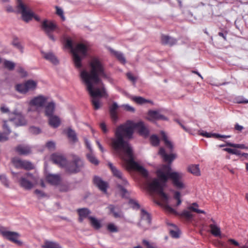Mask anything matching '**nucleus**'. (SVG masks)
<instances>
[{"mask_svg": "<svg viewBox=\"0 0 248 248\" xmlns=\"http://www.w3.org/2000/svg\"><path fill=\"white\" fill-rule=\"evenodd\" d=\"M3 65L5 68L8 69L9 70H13L15 67V63L10 61L5 60L3 61Z\"/></svg>", "mask_w": 248, "mask_h": 248, "instance_id": "41", "label": "nucleus"}, {"mask_svg": "<svg viewBox=\"0 0 248 248\" xmlns=\"http://www.w3.org/2000/svg\"><path fill=\"white\" fill-rule=\"evenodd\" d=\"M0 233L5 239L14 242L18 246H22L23 243L18 240V238L20 237V234L15 232L7 231L4 228H0Z\"/></svg>", "mask_w": 248, "mask_h": 248, "instance_id": "11", "label": "nucleus"}, {"mask_svg": "<svg viewBox=\"0 0 248 248\" xmlns=\"http://www.w3.org/2000/svg\"><path fill=\"white\" fill-rule=\"evenodd\" d=\"M108 165L110 169L111 170L113 175L117 177L120 180V183H121L122 185H124V186H126L127 185H128L127 180L124 177L123 173L120 170H118L110 162H109L108 163Z\"/></svg>", "mask_w": 248, "mask_h": 248, "instance_id": "14", "label": "nucleus"}, {"mask_svg": "<svg viewBox=\"0 0 248 248\" xmlns=\"http://www.w3.org/2000/svg\"><path fill=\"white\" fill-rule=\"evenodd\" d=\"M180 125L181 126V127L187 132L191 134H192V135H194L195 134H196V133H195L191 129L189 128H187L185 126H184V125H183L182 124H180Z\"/></svg>", "mask_w": 248, "mask_h": 248, "instance_id": "61", "label": "nucleus"}, {"mask_svg": "<svg viewBox=\"0 0 248 248\" xmlns=\"http://www.w3.org/2000/svg\"><path fill=\"white\" fill-rule=\"evenodd\" d=\"M16 151L20 155H28L32 152L31 147L28 145L20 144L16 148Z\"/></svg>", "mask_w": 248, "mask_h": 248, "instance_id": "17", "label": "nucleus"}, {"mask_svg": "<svg viewBox=\"0 0 248 248\" xmlns=\"http://www.w3.org/2000/svg\"><path fill=\"white\" fill-rule=\"evenodd\" d=\"M181 216L185 217L186 219H191L193 217V215L190 211L184 210L181 214Z\"/></svg>", "mask_w": 248, "mask_h": 248, "instance_id": "46", "label": "nucleus"}, {"mask_svg": "<svg viewBox=\"0 0 248 248\" xmlns=\"http://www.w3.org/2000/svg\"><path fill=\"white\" fill-rule=\"evenodd\" d=\"M147 119L150 121L158 120H167V117L160 114L158 110H149L148 113Z\"/></svg>", "mask_w": 248, "mask_h": 248, "instance_id": "16", "label": "nucleus"}, {"mask_svg": "<svg viewBox=\"0 0 248 248\" xmlns=\"http://www.w3.org/2000/svg\"><path fill=\"white\" fill-rule=\"evenodd\" d=\"M118 108V105L116 102L113 103L111 106L109 107V113L112 121L114 123H116L118 120V117L117 113V109Z\"/></svg>", "mask_w": 248, "mask_h": 248, "instance_id": "20", "label": "nucleus"}, {"mask_svg": "<svg viewBox=\"0 0 248 248\" xmlns=\"http://www.w3.org/2000/svg\"><path fill=\"white\" fill-rule=\"evenodd\" d=\"M8 122L4 121L3 124V128L4 130L5 133H2L0 132V141L4 142L8 140V135L11 133V130L9 128V124L7 123Z\"/></svg>", "mask_w": 248, "mask_h": 248, "instance_id": "19", "label": "nucleus"}, {"mask_svg": "<svg viewBox=\"0 0 248 248\" xmlns=\"http://www.w3.org/2000/svg\"><path fill=\"white\" fill-rule=\"evenodd\" d=\"M0 181L4 186H5L6 187L9 186V182L5 175H0Z\"/></svg>", "mask_w": 248, "mask_h": 248, "instance_id": "49", "label": "nucleus"}, {"mask_svg": "<svg viewBox=\"0 0 248 248\" xmlns=\"http://www.w3.org/2000/svg\"><path fill=\"white\" fill-rule=\"evenodd\" d=\"M34 193L37 195L38 198H41L47 197V195L42 190L36 189L34 191Z\"/></svg>", "mask_w": 248, "mask_h": 248, "instance_id": "52", "label": "nucleus"}, {"mask_svg": "<svg viewBox=\"0 0 248 248\" xmlns=\"http://www.w3.org/2000/svg\"><path fill=\"white\" fill-rule=\"evenodd\" d=\"M140 219L138 225L142 228L144 230L148 229L151 224V217L150 214L145 209L140 210Z\"/></svg>", "mask_w": 248, "mask_h": 248, "instance_id": "13", "label": "nucleus"}, {"mask_svg": "<svg viewBox=\"0 0 248 248\" xmlns=\"http://www.w3.org/2000/svg\"><path fill=\"white\" fill-rule=\"evenodd\" d=\"M170 232L173 238H178L179 237L180 231L177 229L175 230H170Z\"/></svg>", "mask_w": 248, "mask_h": 248, "instance_id": "51", "label": "nucleus"}, {"mask_svg": "<svg viewBox=\"0 0 248 248\" xmlns=\"http://www.w3.org/2000/svg\"><path fill=\"white\" fill-rule=\"evenodd\" d=\"M19 182L21 187L26 190H30L37 184V176L27 173L24 177L20 178Z\"/></svg>", "mask_w": 248, "mask_h": 248, "instance_id": "5", "label": "nucleus"}, {"mask_svg": "<svg viewBox=\"0 0 248 248\" xmlns=\"http://www.w3.org/2000/svg\"><path fill=\"white\" fill-rule=\"evenodd\" d=\"M33 168V165L31 162L26 160H22V169L27 170H31Z\"/></svg>", "mask_w": 248, "mask_h": 248, "instance_id": "44", "label": "nucleus"}, {"mask_svg": "<svg viewBox=\"0 0 248 248\" xmlns=\"http://www.w3.org/2000/svg\"><path fill=\"white\" fill-rule=\"evenodd\" d=\"M150 140L152 145L154 146H158L159 143V139L156 135H152L150 137Z\"/></svg>", "mask_w": 248, "mask_h": 248, "instance_id": "43", "label": "nucleus"}, {"mask_svg": "<svg viewBox=\"0 0 248 248\" xmlns=\"http://www.w3.org/2000/svg\"><path fill=\"white\" fill-rule=\"evenodd\" d=\"M43 248H62V247L58 243L50 242V241H46L44 245L43 246Z\"/></svg>", "mask_w": 248, "mask_h": 248, "instance_id": "40", "label": "nucleus"}, {"mask_svg": "<svg viewBox=\"0 0 248 248\" xmlns=\"http://www.w3.org/2000/svg\"><path fill=\"white\" fill-rule=\"evenodd\" d=\"M143 245L146 247V248H155L156 247L154 243H150L148 241L146 240H143L142 241Z\"/></svg>", "mask_w": 248, "mask_h": 248, "instance_id": "50", "label": "nucleus"}, {"mask_svg": "<svg viewBox=\"0 0 248 248\" xmlns=\"http://www.w3.org/2000/svg\"><path fill=\"white\" fill-rule=\"evenodd\" d=\"M122 107L126 111L130 112L135 111L134 108L128 104L123 105L122 106Z\"/></svg>", "mask_w": 248, "mask_h": 248, "instance_id": "55", "label": "nucleus"}, {"mask_svg": "<svg viewBox=\"0 0 248 248\" xmlns=\"http://www.w3.org/2000/svg\"><path fill=\"white\" fill-rule=\"evenodd\" d=\"M134 129L143 136L147 137L149 135V129L143 122L135 123L128 121L116 128L114 137L109 139V144L129 168L137 170L147 178V170L134 161L133 149L129 143V140L132 138Z\"/></svg>", "mask_w": 248, "mask_h": 248, "instance_id": "1", "label": "nucleus"}, {"mask_svg": "<svg viewBox=\"0 0 248 248\" xmlns=\"http://www.w3.org/2000/svg\"><path fill=\"white\" fill-rule=\"evenodd\" d=\"M16 6L19 12L21 14L22 19L26 22L31 20L33 16L30 9L25 5L21 0H16Z\"/></svg>", "mask_w": 248, "mask_h": 248, "instance_id": "10", "label": "nucleus"}, {"mask_svg": "<svg viewBox=\"0 0 248 248\" xmlns=\"http://www.w3.org/2000/svg\"><path fill=\"white\" fill-rule=\"evenodd\" d=\"M36 81L29 79L26 81L23 84H19L16 86V90L19 93L26 94L29 91L34 90L37 87Z\"/></svg>", "mask_w": 248, "mask_h": 248, "instance_id": "9", "label": "nucleus"}, {"mask_svg": "<svg viewBox=\"0 0 248 248\" xmlns=\"http://www.w3.org/2000/svg\"><path fill=\"white\" fill-rule=\"evenodd\" d=\"M7 123L9 124H14L16 126H23L27 124V122L24 117L20 112L15 111L14 112L9 114V119Z\"/></svg>", "mask_w": 248, "mask_h": 248, "instance_id": "7", "label": "nucleus"}, {"mask_svg": "<svg viewBox=\"0 0 248 248\" xmlns=\"http://www.w3.org/2000/svg\"><path fill=\"white\" fill-rule=\"evenodd\" d=\"M65 132L70 142L73 143L78 142V138L75 130L70 127H68L65 130Z\"/></svg>", "mask_w": 248, "mask_h": 248, "instance_id": "21", "label": "nucleus"}, {"mask_svg": "<svg viewBox=\"0 0 248 248\" xmlns=\"http://www.w3.org/2000/svg\"><path fill=\"white\" fill-rule=\"evenodd\" d=\"M107 229L109 232H118L117 227L113 223H110L108 224Z\"/></svg>", "mask_w": 248, "mask_h": 248, "instance_id": "48", "label": "nucleus"}, {"mask_svg": "<svg viewBox=\"0 0 248 248\" xmlns=\"http://www.w3.org/2000/svg\"><path fill=\"white\" fill-rule=\"evenodd\" d=\"M118 187L120 189V190L121 191V192H122V196L123 197L124 196H126V193H127V190H126V189H125L123 186L120 184H118Z\"/></svg>", "mask_w": 248, "mask_h": 248, "instance_id": "56", "label": "nucleus"}, {"mask_svg": "<svg viewBox=\"0 0 248 248\" xmlns=\"http://www.w3.org/2000/svg\"><path fill=\"white\" fill-rule=\"evenodd\" d=\"M83 167V161L79 157L75 156L72 162L69 163H67L65 167L68 172L76 173L79 172Z\"/></svg>", "mask_w": 248, "mask_h": 248, "instance_id": "8", "label": "nucleus"}, {"mask_svg": "<svg viewBox=\"0 0 248 248\" xmlns=\"http://www.w3.org/2000/svg\"><path fill=\"white\" fill-rule=\"evenodd\" d=\"M127 78L132 81H135L136 78L132 75V74L130 73H127L126 74Z\"/></svg>", "mask_w": 248, "mask_h": 248, "instance_id": "64", "label": "nucleus"}, {"mask_svg": "<svg viewBox=\"0 0 248 248\" xmlns=\"http://www.w3.org/2000/svg\"><path fill=\"white\" fill-rule=\"evenodd\" d=\"M78 212L79 215V221L82 222L85 218L88 217L90 214V211L87 208H81L78 210Z\"/></svg>", "mask_w": 248, "mask_h": 248, "instance_id": "28", "label": "nucleus"}, {"mask_svg": "<svg viewBox=\"0 0 248 248\" xmlns=\"http://www.w3.org/2000/svg\"><path fill=\"white\" fill-rule=\"evenodd\" d=\"M12 45L17 49L21 53L23 52L24 47L19 41L18 38L15 37L12 42Z\"/></svg>", "mask_w": 248, "mask_h": 248, "instance_id": "34", "label": "nucleus"}, {"mask_svg": "<svg viewBox=\"0 0 248 248\" xmlns=\"http://www.w3.org/2000/svg\"><path fill=\"white\" fill-rule=\"evenodd\" d=\"M89 219L91 221L92 226L95 229H99L101 228V225L99 220L92 217H89Z\"/></svg>", "mask_w": 248, "mask_h": 248, "instance_id": "39", "label": "nucleus"}, {"mask_svg": "<svg viewBox=\"0 0 248 248\" xmlns=\"http://www.w3.org/2000/svg\"><path fill=\"white\" fill-rule=\"evenodd\" d=\"M56 25L49 20H45L41 24L42 30L47 35L49 39L53 41L55 40V39L51 33L56 30Z\"/></svg>", "mask_w": 248, "mask_h": 248, "instance_id": "12", "label": "nucleus"}, {"mask_svg": "<svg viewBox=\"0 0 248 248\" xmlns=\"http://www.w3.org/2000/svg\"><path fill=\"white\" fill-rule=\"evenodd\" d=\"M12 162L14 166L17 169H22V160L18 158H14L12 159Z\"/></svg>", "mask_w": 248, "mask_h": 248, "instance_id": "42", "label": "nucleus"}, {"mask_svg": "<svg viewBox=\"0 0 248 248\" xmlns=\"http://www.w3.org/2000/svg\"><path fill=\"white\" fill-rule=\"evenodd\" d=\"M226 145L230 147L240 148V149H248L244 144H234L231 142H227Z\"/></svg>", "mask_w": 248, "mask_h": 248, "instance_id": "47", "label": "nucleus"}, {"mask_svg": "<svg viewBox=\"0 0 248 248\" xmlns=\"http://www.w3.org/2000/svg\"><path fill=\"white\" fill-rule=\"evenodd\" d=\"M161 135L162 137V140H164L165 145L170 150V151H171L173 149V145L172 142L168 139V137L166 133L163 132H161Z\"/></svg>", "mask_w": 248, "mask_h": 248, "instance_id": "31", "label": "nucleus"}, {"mask_svg": "<svg viewBox=\"0 0 248 248\" xmlns=\"http://www.w3.org/2000/svg\"><path fill=\"white\" fill-rule=\"evenodd\" d=\"M30 131L32 134H37L40 133L41 130L38 127L31 126L30 128Z\"/></svg>", "mask_w": 248, "mask_h": 248, "instance_id": "53", "label": "nucleus"}, {"mask_svg": "<svg viewBox=\"0 0 248 248\" xmlns=\"http://www.w3.org/2000/svg\"><path fill=\"white\" fill-rule=\"evenodd\" d=\"M132 100L140 105H142L147 103L151 102L150 100H147L140 96H133L132 98Z\"/></svg>", "mask_w": 248, "mask_h": 248, "instance_id": "38", "label": "nucleus"}, {"mask_svg": "<svg viewBox=\"0 0 248 248\" xmlns=\"http://www.w3.org/2000/svg\"><path fill=\"white\" fill-rule=\"evenodd\" d=\"M51 160L53 162L61 167H65L67 164L66 158L62 154L56 153L51 155Z\"/></svg>", "mask_w": 248, "mask_h": 248, "instance_id": "15", "label": "nucleus"}, {"mask_svg": "<svg viewBox=\"0 0 248 248\" xmlns=\"http://www.w3.org/2000/svg\"><path fill=\"white\" fill-rule=\"evenodd\" d=\"M46 146L48 149L54 150L55 148V143L52 141H48L46 144Z\"/></svg>", "mask_w": 248, "mask_h": 248, "instance_id": "57", "label": "nucleus"}, {"mask_svg": "<svg viewBox=\"0 0 248 248\" xmlns=\"http://www.w3.org/2000/svg\"><path fill=\"white\" fill-rule=\"evenodd\" d=\"M88 160L92 164L97 165L99 164V161L93 154V151L90 152L86 155Z\"/></svg>", "mask_w": 248, "mask_h": 248, "instance_id": "37", "label": "nucleus"}, {"mask_svg": "<svg viewBox=\"0 0 248 248\" xmlns=\"http://www.w3.org/2000/svg\"><path fill=\"white\" fill-rule=\"evenodd\" d=\"M157 175L159 179L154 178L147 180L146 185L147 189L151 192H156L159 194L165 204V209L169 212L175 214V210L168 205L169 196L163 192V187L167 180L170 179L173 186L177 189H184L186 186L182 180L183 175L179 172L171 171L170 165H163L157 170Z\"/></svg>", "mask_w": 248, "mask_h": 248, "instance_id": "3", "label": "nucleus"}, {"mask_svg": "<svg viewBox=\"0 0 248 248\" xmlns=\"http://www.w3.org/2000/svg\"><path fill=\"white\" fill-rule=\"evenodd\" d=\"M100 127L104 133H106L108 132V129L104 123H101L100 124Z\"/></svg>", "mask_w": 248, "mask_h": 248, "instance_id": "62", "label": "nucleus"}, {"mask_svg": "<svg viewBox=\"0 0 248 248\" xmlns=\"http://www.w3.org/2000/svg\"><path fill=\"white\" fill-rule=\"evenodd\" d=\"M129 202L131 204L133 205V208L137 209L140 208V205L137 202L132 200H130Z\"/></svg>", "mask_w": 248, "mask_h": 248, "instance_id": "63", "label": "nucleus"}, {"mask_svg": "<svg viewBox=\"0 0 248 248\" xmlns=\"http://www.w3.org/2000/svg\"><path fill=\"white\" fill-rule=\"evenodd\" d=\"M110 51L112 54L116 57L121 63L124 64L126 62V60L122 53L114 50L112 49H110Z\"/></svg>", "mask_w": 248, "mask_h": 248, "instance_id": "32", "label": "nucleus"}, {"mask_svg": "<svg viewBox=\"0 0 248 248\" xmlns=\"http://www.w3.org/2000/svg\"><path fill=\"white\" fill-rule=\"evenodd\" d=\"M47 181L53 185H58L61 181L60 176L58 174H49L46 176Z\"/></svg>", "mask_w": 248, "mask_h": 248, "instance_id": "24", "label": "nucleus"}, {"mask_svg": "<svg viewBox=\"0 0 248 248\" xmlns=\"http://www.w3.org/2000/svg\"><path fill=\"white\" fill-rule=\"evenodd\" d=\"M159 154L162 156V158L165 161L171 162L175 158L174 154L168 155L166 153L163 148H160L159 151Z\"/></svg>", "mask_w": 248, "mask_h": 248, "instance_id": "27", "label": "nucleus"}, {"mask_svg": "<svg viewBox=\"0 0 248 248\" xmlns=\"http://www.w3.org/2000/svg\"><path fill=\"white\" fill-rule=\"evenodd\" d=\"M48 117L49 124L51 126L54 128H57L60 125L61 121L59 117L53 115Z\"/></svg>", "mask_w": 248, "mask_h": 248, "instance_id": "29", "label": "nucleus"}, {"mask_svg": "<svg viewBox=\"0 0 248 248\" xmlns=\"http://www.w3.org/2000/svg\"><path fill=\"white\" fill-rule=\"evenodd\" d=\"M0 110L1 112L4 113H8V115H9V114L11 112H10L9 109L8 108L6 107L5 105H1L0 107Z\"/></svg>", "mask_w": 248, "mask_h": 248, "instance_id": "58", "label": "nucleus"}, {"mask_svg": "<svg viewBox=\"0 0 248 248\" xmlns=\"http://www.w3.org/2000/svg\"><path fill=\"white\" fill-rule=\"evenodd\" d=\"M198 134L202 135L203 137H206V138H211L214 137L215 138L218 139L220 138H230L231 136L228 135H220L219 134H216V133H208L206 131H198Z\"/></svg>", "mask_w": 248, "mask_h": 248, "instance_id": "22", "label": "nucleus"}, {"mask_svg": "<svg viewBox=\"0 0 248 248\" xmlns=\"http://www.w3.org/2000/svg\"><path fill=\"white\" fill-rule=\"evenodd\" d=\"M57 9V14L59 16H60L61 18L63 20L65 19V17L63 14V10L58 7H56Z\"/></svg>", "mask_w": 248, "mask_h": 248, "instance_id": "60", "label": "nucleus"}, {"mask_svg": "<svg viewBox=\"0 0 248 248\" xmlns=\"http://www.w3.org/2000/svg\"><path fill=\"white\" fill-rule=\"evenodd\" d=\"M199 207V205L196 202H193L191 204H190L189 206H188V210L196 212L198 214H205V212L202 210H200L198 208Z\"/></svg>", "mask_w": 248, "mask_h": 248, "instance_id": "36", "label": "nucleus"}, {"mask_svg": "<svg viewBox=\"0 0 248 248\" xmlns=\"http://www.w3.org/2000/svg\"><path fill=\"white\" fill-rule=\"evenodd\" d=\"M235 102L237 103H248V100L244 99L242 97H237L235 98Z\"/></svg>", "mask_w": 248, "mask_h": 248, "instance_id": "54", "label": "nucleus"}, {"mask_svg": "<svg viewBox=\"0 0 248 248\" xmlns=\"http://www.w3.org/2000/svg\"><path fill=\"white\" fill-rule=\"evenodd\" d=\"M88 66L90 70H81L80 77L91 97V101L94 109L97 110L101 106L100 98L108 96L101 78L109 79V77L105 71L103 62L97 57H91L88 61Z\"/></svg>", "mask_w": 248, "mask_h": 248, "instance_id": "2", "label": "nucleus"}, {"mask_svg": "<svg viewBox=\"0 0 248 248\" xmlns=\"http://www.w3.org/2000/svg\"><path fill=\"white\" fill-rule=\"evenodd\" d=\"M173 198L177 201L176 206H179L181 204L182 201L181 200V194L178 191H174Z\"/></svg>", "mask_w": 248, "mask_h": 248, "instance_id": "45", "label": "nucleus"}, {"mask_svg": "<svg viewBox=\"0 0 248 248\" xmlns=\"http://www.w3.org/2000/svg\"><path fill=\"white\" fill-rule=\"evenodd\" d=\"M161 42L164 45L172 46L176 44L177 40L169 36L163 35L161 36Z\"/></svg>", "mask_w": 248, "mask_h": 248, "instance_id": "25", "label": "nucleus"}, {"mask_svg": "<svg viewBox=\"0 0 248 248\" xmlns=\"http://www.w3.org/2000/svg\"><path fill=\"white\" fill-rule=\"evenodd\" d=\"M17 71L23 77H25L27 76V72L21 67H20L18 68Z\"/></svg>", "mask_w": 248, "mask_h": 248, "instance_id": "59", "label": "nucleus"}, {"mask_svg": "<svg viewBox=\"0 0 248 248\" xmlns=\"http://www.w3.org/2000/svg\"><path fill=\"white\" fill-rule=\"evenodd\" d=\"M108 209L113 214V216L115 218H122L124 217V216L122 212L120 210H116L115 207L113 205H109L108 207Z\"/></svg>", "mask_w": 248, "mask_h": 248, "instance_id": "30", "label": "nucleus"}, {"mask_svg": "<svg viewBox=\"0 0 248 248\" xmlns=\"http://www.w3.org/2000/svg\"><path fill=\"white\" fill-rule=\"evenodd\" d=\"M93 182L95 186H97L101 191L104 193L107 192L108 184L103 181L101 178L97 176L94 177Z\"/></svg>", "mask_w": 248, "mask_h": 248, "instance_id": "18", "label": "nucleus"}, {"mask_svg": "<svg viewBox=\"0 0 248 248\" xmlns=\"http://www.w3.org/2000/svg\"><path fill=\"white\" fill-rule=\"evenodd\" d=\"M188 170L190 173L196 176H199L201 174L199 165H191L189 166Z\"/></svg>", "mask_w": 248, "mask_h": 248, "instance_id": "35", "label": "nucleus"}, {"mask_svg": "<svg viewBox=\"0 0 248 248\" xmlns=\"http://www.w3.org/2000/svg\"><path fill=\"white\" fill-rule=\"evenodd\" d=\"M43 58L46 60L50 62L51 63L57 64L59 61L54 54L52 52H42Z\"/></svg>", "mask_w": 248, "mask_h": 248, "instance_id": "26", "label": "nucleus"}, {"mask_svg": "<svg viewBox=\"0 0 248 248\" xmlns=\"http://www.w3.org/2000/svg\"><path fill=\"white\" fill-rule=\"evenodd\" d=\"M64 46L65 47L70 49L75 66L77 68H81L82 67L81 61L88 54V45L84 43H78L74 47L72 40L67 39L65 40Z\"/></svg>", "mask_w": 248, "mask_h": 248, "instance_id": "4", "label": "nucleus"}, {"mask_svg": "<svg viewBox=\"0 0 248 248\" xmlns=\"http://www.w3.org/2000/svg\"><path fill=\"white\" fill-rule=\"evenodd\" d=\"M55 108V104L53 101L48 102L45 107V115L49 117L53 115Z\"/></svg>", "mask_w": 248, "mask_h": 248, "instance_id": "23", "label": "nucleus"}, {"mask_svg": "<svg viewBox=\"0 0 248 248\" xmlns=\"http://www.w3.org/2000/svg\"><path fill=\"white\" fill-rule=\"evenodd\" d=\"M48 97L47 96L42 95H39L33 97L28 102V104L30 107L28 108V111L32 110L31 108L34 107L35 110L39 112L40 109L45 106Z\"/></svg>", "mask_w": 248, "mask_h": 248, "instance_id": "6", "label": "nucleus"}, {"mask_svg": "<svg viewBox=\"0 0 248 248\" xmlns=\"http://www.w3.org/2000/svg\"><path fill=\"white\" fill-rule=\"evenodd\" d=\"M209 228L211 229V233L215 236H220L221 232L220 228L217 224H211L209 225Z\"/></svg>", "mask_w": 248, "mask_h": 248, "instance_id": "33", "label": "nucleus"}]
</instances>
